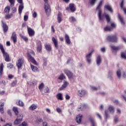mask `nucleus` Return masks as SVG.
Listing matches in <instances>:
<instances>
[{
    "label": "nucleus",
    "instance_id": "obj_1",
    "mask_svg": "<svg viewBox=\"0 0 126 126\" xmlns=\"http://www.w3.org/2000/svg\"><path fill=\"white\" fill-rule=\"evenodd\" d=\"M103 0H100L99 2L97 7H96V10L98 11V19L99 21L100 22H102V21H104V19L105 18L107 20V22L109 23L110 21H111V18H110V15L108 14H102V9H101V7L102 6V3H103Z\"/></svg>",
    "mask_w": 126,
    "mask_h": 126
},
{
    "label": "nucleus",
    "instance_id": "obj_2",
    "mask_svg": "<svg viewBox=\"0 0 126 126\" xmlns=\"http://www.w3.org/2000/svg\"><path fill=\"white\" fill-rule=\"evenodd\" d=\"M0 50L3 55V58H4L5 62H9L10 61L9 55L7 52H5V50H4V48H3V45H2L1 43H0Z\"/></svg>",
    "mask_w": 126,
    "mask_h": 126
},
{
    "label": "nucleus",
    "instance_id": "obj_3",
    "mask_svg": "<svg viewBox=\"0 0 126 126\" xmlns=\"http://www.w3.org/2000/svg\"><path fill=\"white\" fill-rule=\"evenodd\" d=\"M44 2V9L47 16L51 14V6L49 4V0H43Z\"/></svg>",
    "mask_w": 126,
    "mask_h": 126
},
{
    "label": "nucleus",
    "instance_id": "obj_4",
    "mask_svg": "<svg viewBox=\"0 0 126 126\" xmlns=\"http://www.w3.org/2000/svg\"><path fill=\"white\" fill-rule=\"evenodd\" d=\"M106 40L108 42L116 43V42H118V36L116 34L109 35L107 36Z\"/></svg>",
    "mask_w": 126,
    "mask_h": 126
},
{
    "label": "nucleus",
    "instance_id": "obj_5",
    "mask_svg": "<svg viewBox=\"0 0 126 126\" xmlns=\"http://www.w3.org/2000/svg\"><path fill=\"white\" fill-rule=\"evenodd\" d=\"M94 52H95V50L93 49L91 52L86 55V62L88 64H91L92 63V59L91 58H92V55H93Z\"/></svg>",
    "mask_w": 126,
    "mask_h": 126
},
{
    "label": "nucleus",
    "instance_id": "obj_6",
    "mask_svg": "<svg viewBox=\"0 0 126 126\" xmlns=\"http://www.w3.org/2000/svg\"><path fill=\"white\" fill-rule=\"evenodd\" d=\"M63 72L66 74V76H67L68 79H73L74 75H73V73L69 71V70L64 69Z\"/></svg>",
    "mask_w": 126,
    "mask_h": 126
},
{
    "label": "nucleus",
    "instance_id": "obj_7",
    "mask_svg": "<svg viewBox=\"0 0 126 126\" xmlns=\"http://www.w3.org/2000/svg\"><path fill=\"white\" fill-rule=\"evenodd\" d=\"M77 95L79 97H85V95H86V91L83 89L78 90L77 92Z\"/></svg>",
    "mask_w": 126,
    "mask_h": 126
},
{
    "label": "nucleus",
    "instance_id": "obj_8",
    "mask_svg": "<svg viewBox=\"0 0 126 126\" xmlns=\"http://www.w3.org/2000/svg\"><path fill=\"white\" fill-rule=\"evenodd\" d=\"M1 22L2 24L1 26L3 28V31L4 33H6V32L8 31V26L6 25V23L3 21V20H1Z\"/></svg>",
    "mask_w": 126,
    "mask_h": 126
},
{
    "label": "nucleus",
    "instance_id": "obj_9",
    "mask_svg": "<svg viewBox=\"0 0 126 126\" xmlns=\"http://www.w3.org/2000/svg\"><path fill=\"white\" fill-rule=\"evenodd\" d=\"M27 55L29 58V61H30V62H31V63H33V64H35V65H38V63H37L36 60H35V59L34 58H33L32 57V56H31V55H30V54L27 53Z\"/></svg>",
    "mask_w": 126,
    "mask_h": 126
},
{
    "label": "nucleus",
    "instance_id": "obj_10",
    "mask_svg": "<svg viewBox=\"0 0 126 126\" xmlns=\"http://www.w3.org/2000/svg\"><path fill=\"white\" fill-rule=\"evenodd\" d=\"M52 41L54 45V47H55L56 49H59V42L58 41V38L57 37H53L52 38Z\"/></svg>",
    "mask_w": 126,
    "mask_h": 126
},
{
    "label": "nucleus",
    "instance_id": "obj_11",
    "mask_svg": "<svg viewBox=\"0 0 126 126\" xmlns=\"http://www.w3.org/2000/svg\"><path fill=\"white\" fill-rule=\"evenodd\" d=\"M27 30L30 37H33V36L35 35V31H34L31 28L27 27Z\"/></svg>",
    "mask_w": 126,
    "mask_h": 126
},
{
    "label": "nucleus",
    "instance_id": "obj_12",
    "mask_svg": "<svg viewBox=\"0 0 126 126\" xmlns=\"http://www.w3.org/2000/svg\"><path fill=\"white\" fill-rule=\"evenodd\" d=\"M104 8L109 11V12H111V13H113V12H114L112 6H111L109 3L106 4L104 5Z\"/></svg>",
    "mask_w": 126,
    "mask_h": 126
},
{
    "label": "nucleus",
    "instance_id": "obj_13",
    "mask_svg": "<svg viewBox=\"0 0 126 126\" xmlns=\"http://www.w3.org/2000/svg\"><path fill=\"white\" fill-rule=\"evenodd\" d=\"M96 63L97 66H99L102 63V57H101V55L97 56Z\"/></svg>",
    "mask_w": 126,
    "mask_h": 126
},
{
    "label": "nucleus",
    "instance_id": "obj_14",
    "mask_svg": "<svg viewBox=\"0 0 126 126\" xmlns=\"http://www.w3.org/2000/svg\"><path fill=\"white\" fill-rule=\"evenodd\" d=\"M20 118H19V117H17L16 120L14 121V125H19V124H20V123H21L22 119H23V115L21 114L20 115Z\"/></svg>",
    "mask_w": 126,
    "mask_h": 126
},
{
    "label": "nucleus",
    "instance_id": "obj_15",
    "mask_svg": "<svg viewBox=\"0 0 126 126\" xmlns=\"http://www.w3.org/2000/svg\"><path fill=\"white\" fill-rule=\"evenodd\" d=\"M24 62V60H23V59H20L18 60V62L16 64L18 68H20L22 66Z\"/></svg>",
    "mask_w": 126,
    "mask_h": 126
},
{
    "label": "nucleus",
    "instance_id": "obj_16",
    "mask_svg": "<svg viewBox=\"0 0 126 126\" xmlns=\"http://www.w3.org/2000/svg\"><path fill=\"white\" fill-rule=\"evenodd\" d=\"M37 51L38 53H41V52H42V43L40 41L38 40L37 41Z\"/></svg>",
    "mask_w": 126,
    "mask_h": 126
},
{
    "label": "nucleus",
    "instance_id": "obj_17",
    "mask_svg": "<svg viewBox=\"0 0 126 126\" xmlns=\"http://www.w3.org/2000/svg\"><path fill=\"white\" fill-rule=\"evenodd\" d=\"M11 39L13 41L14 44H15L17 42V35H16V33H15V32L12 33Z\"/></svg>",
    "mask_w": 126,
    "mask_h": 126
},
{
    "label": "nucleus",
    "instance_id": "obj_18",
    "mask_svg": "<svg viewBox=\"0 0 126 126\" xmlns=\"http://www.w3.org/2000/svg\"><path fill=\"white\" fill-rule=\"evenodd\" d=\"M69 83L67 81L64 80L63 81V84L62 86V87L59 89V90H63V89L66 88L67 86L68 85Z\"/></svg>",
    "mask_w": 126,
    "mask_h": 126
},
{
    "label": "nucleus",
    "instance_id": "obj_19",
    "mask_svg": "<svg viewBox=\"0 0 126 126\" xmlns=\"http://www.w3.org/2000/svg\"><path fill=\"white\" fill-rule=\"evenodd\" d=\"M122 73L124 72L122 69H119L116 72L117 76L119 79L121 78V77H122Z\"/></svg>",
    "mask_w": 126,
    "mask_h": 126
},
{
    "label": "nucleus",
    "instance_id": "obj_20",
    "mask_svg": "<svg viewBox=\"0 0 126 126\" xmlns=\"http://www.w3.org/2000/svg\"><path fill=\"white\" fill-rule=\"evenodd\" d=\"M64 37H65V40L66 44H67L68 45H70V43H71V42L70 41V38H69V35H68L66 33L65 34Z\"/></svg>",
    "mask_w": 126,
    "mask_h": 126
},
{
    "label": "nucleus",
    "instance_id": "obj_21",
    "mask_svg": "<svg viewBox=\"0 0 126 126\" xmlns=\"http://www.w3.org/2000/svg\"><path fill=\"white\" fill-rule=\"evenodd\" d=\"M24 9V4H20L19 5L18 7V12L20 15H21V13H22V10Z\"/></svg>",
    "mask_w": 126,
    "mask_h": 126
},
{
    "label": "nucleus",
    "instance_id": "obj_22",
    "mask_svg": "<svg viewBox=\"0 0 126 126\" xmlns=\"http://www.w3.org/2000/svg\"><path fill=\"white\" fill-rule=\"evenodd\" d=\"M57 20L58 21V23H61L62 21H63V14L62 13L59 12L58 14Z\"/></svg>",
    "mask_w": 126,
    "mask_h": 126
},
{
    "label": "nucleus",
    "instance_id": "obj_23",
    "mask_svg": "<svg viewBox=\"0 0 126 126\" xmlns=\"http://www.w3.org/2000/svg\"><path fill=\"white\" fill-rule=\"evenodd\" d=\"M69 7L70 10H71V11L72 12H74V11H75L76 8H75V6L74 4L70 3L69 4Z\"/></svg>",
    "mask_w": 126,
    "mask_h": 126
},
{
    "label": "nucleus",
    "instance_id": "obj_24",
    "mask_svg": "<svg viewBox=\"0 0 126 126\" xmlns=\"http://www.w3.org/2000/svg\"><path fill=\"white\" fill-rule=\"evenodd\" d=\"M82 119V115H78L77 116L76 118V121L78 124H80L81 123V119Z\"/></svg>",
    "mask_w": 126,
    "mask_h": 126
},
{
    "label": "nucleus",
    "instance_id": "obj_25",
    "mask_svg": "<svg viewBox=\"0 0 126 126\" xmlns=\"http://www.w3.org/2000/svg\"><path fill=\"white\" fill-rule=\"evenodd\" d=\"M31 68L32 70L33 71V72H38L39 71V69L38 68L33 65H31Z\"/></svg>",
    "mask_w": 126,
    "mask_h": 126
},
{
    "label": "nucleus",
    "instance_id": "obj_26",
    "mask_svg": "<svg viewBox=\"0 0 126 126\" xmlns=\"http://www.w3.org/2000/svg\"><path fill=\"white\" fill-rule=\"evenodd\" d=\"M3 106H4V102H0V112L1 114H3Z\"/></svg>",
    "mask_w": 126,
    "mask_h": 126
},
{
    "label": "nucleus",
    "instance_id": "obj_27",
    "mask_svg": "<svg viewBox=\"0 0 126 126\" xmlns=\"http://www.w3.org/2000/svg\"><path fill=\"white\" fill-rule=\"evenodd\" d=\"M109 111L111 114L115 113V107L112 105H110L108 107Z\"/></svg>",
    "mask_w": 126,
    "mask_h": 126
},
{
    "label": "nucleus",
    "instance_id": "obj_28",
    "mask_svg": "<svg viewBox=\"0 0 126 126\" xmlns=\"http://www.w3.org/2000/svg\"><path fill=\"white\" fill-rule=\"evenodd\" d=\"M37 108H38V105L33 104L30 107L29 109L31 111H33V110H36Z\"/></svg>",
    "mask_w": 126,
    "mask_h": 126
},
{
    "label": "nucleus",
    "instance_id": "obj_29",
    "mask_svg": "<svg viewBox=\"0 0 126 126\" xmlns=\"http://www.w3.org/2000/svg\"><path fill=\"white\" fill-rule=\"evenodd\" d=\"M65 75L63 74V73H62L59 75V76L58 78V80H63V79H65Z\"/></svg>",
    "mask_w": 126,
    "mask_h": 126
},
{
    "label": "nucleus",
    "instance_id": "obj_30",
    "mask_svg": "<svg viewBox=\"0 0 126 126\" xmlns=\"http://www.w3.org/2000/svg\"><path fill=\"white\" fill-rule=\"evenodd\" d=\"M113 30V28L111 27H110L109 26H106L104 28V31H105L106 32L108 31H112Z\"/></svg>",
    "mask_w": 126,
    "mask_h": 126
},
{
    "label": "nucleus",
    "instance_id": "obj_31",
    "mask_svg": "<svg viewBox=\"0 0 126 126\" xmlns=\"http://www.w3.org/2000/svg\"><path fill=\"white\" fill-rule=\"evenodd\" d=\"M3 72V63H1L0 64V76L2 75Z\"/></svg>",
    "mask_w": 126,
    "mask_h": 126
},
{
    "label": "nucleus",
    "instance_id": "obj_32",
    "mask_svg": "<svg viewBox=\"0 0 126 126\" xmlns=\"http://www.w3.org/2000/svg\"><path fill=\"white\" fill-rule=\"evenodd\" d=\"M89 120L91 123L92 126H96V123H95V122L94 121L93 118H92V117H90Z\"/></svg>",
    "mask_w": 126,
    "mask_h": 126
},
{
    "label": "nucleus",
    "instance_id": "obj_33",
    "mask_svg": "<svg viewBox=\"0 0 126 126\" xmlns=\"http://www.w3.org/2000/svg\"><path fill=\"white\" fill-rule=\"evenodd\" d=\"M111 48L112 50L114 51H119V50H121V47L120 46H115L114 45L111 46Z\"/></svg>",
    "mask_w": 126,
    "mask_h": 126
},
{
    "label": "nucleus",
    "instance_id": "obj_34",
    "mask_svg": "<svg viewBox=\"0 0 126 126\" xmlns=\"http://www.w3.org/2000/svg\"><path fill=\"white\" fill-rule=\"evenodd\" d=\"M118 18L120 22H121V24L123 25H125V21H124V19H123V17H122L120 14H118Z\"/></svg>",
    "mask_w": 126,
    "mask_h": 126
},
{
    "label": "nucleus",
    "instance_id": "obj_35",
    "mask_svg": "<svg viewBox=\"0 0 126 126\" xmlns=\"http://www.w3.org/2000/svg\"><path fill=\"white\" fill-rule=\"evenodd\" d=\"M45 49L48 52L52 51V47H51L50 45H45Z\"/></svg>",
    "mask_w": 126,
    "mask_h": 126
},
{
    "label": "nucleus",
    "instance_id": "obj_36",
    "mask_svg": "<svg viewBox=\"0 0 126 126\" xmlns=\"http://www.w3.org/2000/svg\"><path fill=\"white\" fill-rule=\"evenodd\" d=\"M4 13H6L7 14H8L9 13V11H10V7L9 6H7L4 9Z\"/></svg>",
    "mask_w": 126,
    "mask_h": 126
},
{
    "label": "nucleus",
    "instance_id": "obj_37",
    "mask_svg": "<svg viewBox=\"0 0 126 126\" xmlns=\"http://www.w3.org/2000/svg\"><path fill=\"white\" fill-rule=\"evenodd\" d=\"M121 57L124 60H126V51L121 53Z\"/></svg>",
    "mask_w": 126,
    "mask_h": 126
},
{
    "label": "nucleus",
    "instance_id": "obj_38",
    "mask_svg": "<svg viewBox=\"0 0 126 126\" xmlns=\"http://www.w3.org/2000/svg\"><path fill=\"white\" fill-rule=\"evenodd\" d=\"M112 77H113V71H109L108 72V78L110 79H112Z\"/></svg>",
    "mask_w": 126,
    "mask_h": 126
},
{
    "label": "nucleus",
    "instance_id": "obj_39",
    "mask_svg": "<svg viewBox=\"0 0 126 126\" xmlns=\"http://www.w3.org/2000/svg\"><path fill=\"white\" fill-rule=\"evenodd\" d=\"M105 115L106 120L110 118V115H109V111L105 110Z\"/></svg>",
    "mask_w": 126,
    "mask_h": 126
},
{
    "label": "nucleus",
    "instance_id": "obj_40",
    "mask_svg": "<svg viewBox=\"0 0 126 126\" xmlns=\"http://www.w3.org/2000/svg\"><path fill=\"white\" fill-rule=\"evenodd\" d=\"M57 99L63 100V94L59 93L57 95Z\"/></svg>",
    "mask_w": 126,
    "mask_h": 126
},
{
    "label": "nucleus",
    "instance_id": "obj_41",
    "mask_svg": "<svg viewBox=\"0 0 126 126\" xmlns=\"http://www.w3.org/2000/svg\"><path fill=\"white\" fill-rule=\"evenodd\" d=\"M8 1L10 2L11 6H14V3H15V0H8Z\"/></svg>",
    "mask_w": 126,
    "mask_h": 126
},
{
    "label": "nucleus",
    "instance_id": "obj_42",
    "mask_svg": "<svg viewBox=\"0 0 126 126\" xmlns=\"http://www.w3.org/2000/svg\"><path fill=\"white\" fill-rule=\"evenodd\" d=\"M13 111L14 112L15 115L17 116L18 115V109L17 108V107H14L13 108Z\"/></svg>",
    "mask_w": 126,
    "mask_h": 126
},
{
    "label": "nucleus",
    "instance_id": "obj_43",
    "mask_svg": "<svg viewBox=\"0 0 126 126\" xmlns=\"http://www.w3.org/2000/svg\"><path fill=\"white\" fill-rule=\"evenodd\" d=\"M90 87H91V90H93L94 91H96L98 90V89H99V88H97L94 86H90Z\"/></svg>",
    "mask_w": 126,
    "mask_h": 126
},
{
    "label": "nucleus",
    "instance_id": "obj_44",
    "mask_svg": "<svg viewBox=\"0 0 126 126\" xmlns=\"http://www.w3.org/2000/svg\"><path fill=\"white\" fill-rule=\"evenodd\" d=\"M7 67L9 69H11V68H12L13 67V64H12V63H9L7 64Z\"/></svg>",
    "mask_w": 126,
    "mask_h": 126
},
{
    "label": "nucleus",
    "instance_id": "obj_45",
    "mask_svg": "<svg viewBox=\"0 0 126 126\" xmlns=\"http://www.w3.org/2000/svg\"><path fill=\"white\" fill-rule=\"evenodd\" d=\"M96 1H97V0H90V3L92 5H94L96 3Z\"/></svg>",
    "mask_w": 126,
    "mask_h": 126
},
{
    "label": "nucleus",
    "instance_id": "obj_46",
    "mask_svg": "<svg viewBox=\"0 0 126 126\" xmlns=\"http://www.w3.org/2000/svg\"><path fill=\"white\" fill-rule=\"evenodd\" d=\"M45 93H49L50 92V89L48 87H46L44 90Z\"/></svg>",
    "mask_w": 126,
    "mask_h": 126
},
{
    "label": "nucleus",
    "instance_id": "obj_47",
    "mask_svg": "<svg viewBox=\"0 0 126 126\" xmlns=\"http://www.w3.org/2000/svg\"><path fill=\"white\" fill-rule=\"evenodd\" d=\"M19 106L20 107H23L24 106V103H23V101L21 100H19L18 102Z\"/></svg>",
    "mask_w": 126,
    "mask_h": 126
},
{
    "label": "nucleus",
    "instance_id": "obj_48",
    "mask_svg": "<svg viewBox=\"0 0 126 126\" xmlns=\"http://www.w3.org/2000/svg\"><path fill=\"white\" fill-rule=\"evenodd\" d=\"M44 83H41L38 86V89H39V90H41V89H43V88L44 87Z\"/></svg>",
    "mask_w": 126,
    "mask_h": 126
},
{
    "label": "nucleus",
    "instance_id": "obj_49",
    "mask_svg": "<svg viewBox=\"0 0 126 126\" xmlns=\"http://www.w3.org/2000/svg\"><path fill=\"white\" fill-rule=\"evenodd\" d=\"M12 15L10 14H7L5 15V19H10V18H11V16Z\"/></svg>",
    "mask_w": 126,
    "mask_h": 126
},
{
    "label": "nucleus",
    "instance_id": "obj_50",
    "mask_svg": "<svg viewBox=\"0 0 126 126\" xmlns=\"http://www.w3.org/2000/svg\"><path fill=\"white\" fill-rule=\"evenodd\" d=\"M70 21H71L72 22H75L76 21V20L75 19V18L73 17H71L69 18Z\"/></svg>",
    "mask_w": 126,
    "mask_h": 126
},
{
    "label": "nucleus",
    "instance_id": "obj_51",
    "mask_svg": "<svg viewBox=\"0 0 126 126\" xmlns=\"http://www.w3.org/2000/svg\"><path fill=\"white\" fill-rule=\"evenodd\" d=\"M21 37L24 40V41H25V42H28V38H27V37L23 35H21Z\"/></svg>",
    "mask_w": 126,
    "mask_h": 126
},
{
    "label": "nucleus",
    "instance_id": "obj_52",
    "mask_svg": "<svg viewBox=\"0 0 126 126\" xmlns=\"http://www.w3.org/2000/svg\"><path fill=\"white\" fill-rule=\"evenodd\" d=\"M16 84H17V81L15 80L11 83V86H12V87H14V86H15V85H16Z\"/></svg>",
    "mask_w": 126,
    "mask_h": 126
},
{
    "label": "nucleus",
    "instance_id": "obj_53",
    "mask_svg": "<svg viewBox=\"0 0 126 126\" xmlns=\"http://www.w3.org/2000/svg\"><path fill=\"white\" fill-rule=\"evenodd\" d=\"M125 4V0H122L121 3V8H124V5Z\"/></svg>",
    "mask_w": 126,
    "mask_h": 126
},
{
    "label": "nucleus",
    "instance_id": "obj_54",
    "mask_svg": "<svg viewBox=\"0 0 126 126\" xmlns=\"http://www.w3.org/2000/svg\"><path fill=\"white\" fill-rule=\"evenodd\" d=\"M12 12L14 13L15 12H16L17 9H16V7H13L11 9Z\"/></svg>",
    "mask_w": 126,
    "mask_h": 126
},
{
    "label": "nucleus",
    "instance_id": "obj_55",
    "mask_svg": "<svg viewBox=\"0 0 126 126\" xmlns=\"http://www.w3.org/2000/svg\"><path fill=\"white\" fill-rule=\"evenodd\" d=\"M19 126H28L27 123L26 122H23L22 124L20 125Z\"/></svg>",
    "mask_w": 126,
    "mask_h": 126
},
{
    "label": "nucleus",
    "instance_id": "obj_56",
    "mask_svg": "<svg viewBox=\"0 0 126 126\" xmlns=\"http://www.w3.org/2000/svg\"><path fill=\"white\" fill-rule=\"evenodd\" d=\"M83 110V106H80L78 107V111H82Z\"/></svg>",
    "mask_w": 126,
    "mask_h": 126
},
{
    "label": "nucleus",
    "instance_id": "obj_57",
    "mask_svg": "<svg viewBox=\"0 0 126 126\" xmlns=\"http://www.w3.org/2000/svg\"><path fill=\"white\" fill-rule=\"evenodd\" d=\"M113 103L116 104V105H118L119 104V100L118 99H115L113 100Z\"/></svg>",
    "mask_w": 126,
    "mask_h": 126
},
{
    "label": "nucleus",
    "instance_id": "obj_58",
    "mask_svg": "<svg viewBox=\"0 0 126 126\" xmlns=\"http://www.w3.org/2000/svg\"><path fill=\"white\" fill-rule=\"evenodd\" d=\"M28 54H31L32 55H33V56H35V53L32 50H30L29 51V53Z\"/></svg>",
    "mask_w": 126,
    "mask_h": 126
},
{
    "label": "nucleus",
    "instance_id": "obj_59",
    "mask_svg": "<svg viewBox=\"0 0 126 126\" xmlns=\"http://www.w3.org/2000/svg\"><path fill=\"white\" fill-rule=\"evenodd\" d=\"M24 21H27L28 20V16L25 15L24 17Z\"/></svg>",
    "mask_w": 126,
    "mask_h": 126
},
{
    "label": "nucleus",
    "instance_id": "obj_60",
    "mask_svg": "<svg viewBox=\"0 0 126 126\" xmlns=\"http://www.w3.org/2000/svg\"><path fill=\"white\" fill-rule=\"evenodd\" d=\"M32 16L33 18H36L37 17V13H36V12H34L32 14Z\"/></svg>",
    "mask_w": 126,
    "mask_h": 126
},
{
    "label": "nucleus",
    "instance_id": "obj_61",
    "mask_svg": "<svg viewBox=\"0 0 126 126\" xmlns=\"http://www.w3.org/2000/svg\"><path fill=\"white\" fill-rule=\"evenodd\" d=\"M100 50L102 53H105V52H106V48L105 47H102L101 48Z\"/></svg>",
    "mask_w": 126,
    "mask_h": 126
},
{
    "label": "nucleus",
    "instance_id": "obj_62",
    "mask_svg": "<svg viewBox=\"0 0 126 126\" xmlns=\"http://www.w3.org/2000/svg\"><path fill=\"white\" fill-rule=\"evenodd\" d=\"M65 99L66 100H69V99H70V96L68 94H66Z\"/></svg>",
    "mask_w": 126,
    "mask_h": 126
},
{
    "label": "nucleus",
    "instance_id": "obj_63",
    "mask_svg": "<svg viewBox=\"0 0 126 126\" xmlns=\"http://www.w3.org/2000/svg\"><path fill=\"white\" fill-rule=\"evenodd\" d=\"M123 77L124 78H126V72H125V71L123 72Z\"/></svg>",
    "mask_w": 126,
    "mask_h": 126
},
{
    "label": "nucleus",
    "instance_id": "obj_64",
    "mask_svg": "<svg viewBox=\"0 0 126 126\" xmlns=\"http://www.w3.org/2000/svg\"><path fill=\"white\" fill-rule=\"evenodd\" d=\"M117 113L119 114H121L122 113V111H121V109L120 108H118L117 110Z\"/></svg>",
    "mask_w": 126,
    "mask_h": 126
}]
</instances>
